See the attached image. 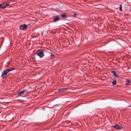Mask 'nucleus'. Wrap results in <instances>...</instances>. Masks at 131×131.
<instances>
[{
	"mask_svg": "<svg viewBox=\"0 0 131 131\" xmlns=\"http://www.w3.org/2000/svg\"><path fill=\"white\" fill-rule=\"evenodd\" d=\"M61 17L63 18H65L67 17V15L66 14H63L61 15Z\"/></svg>",
	"mask_w": 131,
	"mask_h": 131,
	"instance_id": "obj_9",
	"label": "nucleus"
},
{
	"mask_svg": "<svg viewBox=\"0 0 131 131\" xmlns=\"http://www.w3.org/2000/svg\"><path fill=\"white\" fill-rule=\"evenodd\" d=\"M27 27V26L25 24H24L21 25L20 27V28L21 30H24L26 29Z\"/></svg>",
	"mask_w": 131,
	"mask_h": 131,
	"instance_id": "obj_5",
	"label": "nucleus"
},
{
	"mask_svg": "<svg viewBox=\"0 0 131 131\" xmlns=\"http://www.w3.org/2000/svg\"><path fill=\"white\" fill-rule=\"evenodd\" d=\"M37 55L39 56L40 58H41L43 57L44 55V52L43 50H38L37 53Z\"/></svg>",
	"mask_w": 131,
	"mask_h": 131,
	"instance_id": "obj_1",
	"label": "nucleus"
},
{
	"mask_svg": "<svg viewBox=\"0 0 131 131\" xmlns=\"http://www.w3.org/2000/svg\"><path fill=\"white\" fill-rule=\"evenodd\" d=\"M77 16V14L75 13H74V15H73V17H75Z\"/></svg>",
	"mask_w": 131,
	"mask_h": 131,
	"instance_id": "obj_15",
	"label": "nucleus"
},
{
	"mask_svg": "<svg viewBox=\"0 0 131 131\" xmlns=\"http://www.w3.org/2000/svg\"><path fill=\"white\" fill-rule=\"evenodd\" d=\"M8 5V3H7L6 2H4L1 4V8H5V7L7 6Z\"/></svg>",
	"mask_w": 131,
	"mask_h": 131,
	"instance_id": "obj_4",
	"label": "nucleus"
},
{
	"mask_svg": "<svg viewBox=\"0 0 131 131\" xmlns=\"http://www.w3.org/2000/svg\"><path fill=\"white\" fill-rule=\"evenodd\" d=\"M119 9V10L121 11H122V5L121 4L120 5Z\"/></svg>",
	"mask_w": 131,
	"mask_h": 131,
	"instance_id": "obj_13",
	"label": "nucleus"
},
{
	"mask_svg": "<svg viewBox=\"0 0 131 131\" xmlns=\"http://www.w3.org/2000/svg\"><path fill=\"white\" fill-rule=\"evenodd\" d=\"M53 22H55L57 21H58L60 19L59 16H56V17H54L53 18Z\"/></svg>",
	"mask_w": 131,
	"mask_h": 131,
	"instance_id": "obj_6",
	"label": "nucleus"
},
{
	"mask_svg": "<svg viewBox=\"0 0 131 131\" xmlns=\"http://www.w3.org/2000/svg\"><path fill=\"white\" fill-rule=\"evenodd\" d=\"M112 73L116 77H118V74L115 71H112Z\"/></svg>",
	"mask_w": 131,
	"mask_h": 131,
	"instance_id": "obj_8",
	"label": "nucleus"
},
{
	"mask_svg": "<svg viewBox=\"0 0 131 131\" xmlns=\"http://www.w3.org/2000/svg\"><path fill=\"white\" fill-rule=\"evenodd\" d=\"M27 91V90H22L19 93L18 95L20 96L21 95L23 94L26 91Z\"/></svg>",
	"mask_w": 131,
	"mask_h": 131,
	"instance_id": "obj_7",
	"label": "nucleus"
},
{
	"mask_svg": "<svg viewBox=\"0 0 131 131\" xmlns=\"http://www.w3.org/2000/svg\"><path fill=\"white\" fill-rule=\"evenodd\" d=\"M67 89L66 88H63V89H60L59 90V91H61L62 90H65L66 89Z\"/></svg>",
	"mask_w": 131,
	"mask_h": 131,
	"instance_id": "obj_14",
	"label": "nucleus"
},
{
	"mask_svg": "<svg viewBox=\"0 0 131 131\" xmlns=\"http://www.w3.org/2000/svg\"><path fill=\"white\" fill-rule=\"evenodd\" d=\"M14 69H15L14 68H10L8 69L7 70L8 72H9L10 71H11L12 70H14Z\"/></svg>",
	"mask_w": 131,
	"mask_h": 131,
	"instance_id": "obj_11",
	"label": "nucleus"
},
{
	"mask_svg": "<svg viewBox=\"0 0 131 131\" xmlns=\"http://www.w3.org/2000/svg\"><path fill=\"white\" fill-rule=\"evenodd\" d=\"M116 80H114V81L113 82H112V84L114 85H115L116 84Z\"/></svg>",
	"mask_w": 131,
	"mask_h": 131,
	"instance_id": "obj_12",
	"label": "nucleus"
},
{
	"mask_svg": "<svg viewBox=\"0 0 131 131\" xmlns=\"http://www.w3.org/2000/svg\"><path fill=\"white\" fill-rule=\"evenodd\" d=\"M126 85H128L130 83V81L129 80H128L127 79H126Z\"/></svg>",
	"mask_w": 131,
	"mask_h": 131,
	"instance_id": "obj_10",
	"label": "nucleus"
},
{
	"mask_svg": "<svg viewBox=\"0 0 131 131\" xmlns=\"http://www.w3.org/2000/svg\"><path fill=\"white\" fill-rule=\"evenodd\" d=\"M131 106V105L129 106H128V107H130Z\"/></svg>",
	"mask_w": 131,
	"mask_h": 131,
	"instance_id": "obj_16",
	"label": "nucleus"
},
{
	"mask_svg": "<svg viewBox=\"0 0 131 131\" xmlns=\"http://www.w3.org/2000/svg\"><path fill=\"white\" fill-rule=\"evenodd\" d=\"M9 72L7 70H4L3 72L2 73V76L3 78H4L6 77L7 74Z\"/></svg>",
	"mask_w": 131,
	"mask_h": 131,
	"instance_id": "obj_2",
	"label": "nucleus"
},
{
	"mask_svg": "<svg viewBox=\"0 0 131 131\" xmlns=\"http://www.w3.org/2000/svg\"><path fill=\"white\" fill-rule=\"evenodd\" d=\"M113 127L118 130H121L123 129V127L122 126H119L116 124L113 126Z\"/></svg>",
	"mask_w": 131,
	"mask_h": 131,
	"instance_id": "obj_3",
	"label": "nucleus"
}]
</instances>
